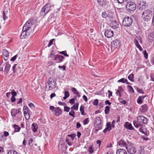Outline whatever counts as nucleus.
I'll use <instances>...</instances> for the list:
<instances>
[{
	"label": "nucleus",
	"mask_w": 154,
	"mask_h": 154,
	"mask_svg": "<svg viewBox=\"0 0 154 154\" xmlns=\"http://www.w3.org/2000/svg\"><path fill=\"white\" fill-rule=\"evenodd\" d=\"M138 152L140 154H145V151L143 146L140 147Z\"/></svg>",
	"instance_id": "obj_29"
},
{
	"label": "nucleus",
	"mask_w": 154,
	"mask_h": 154,
	"mask_svg": "<svg viewBox=\"0 0 154 154\" xmlns=\"http://www.w3.org/2000/svg\"><path fill=\"white\" fill-rule=\"evenodd\" d=\"M9 135V133L8 132L4 131L3 135L5 137H7Z\"/></svg>",
	"instance_id": "obj_56"
},
{
	"label": "nucleus",
	"mask_w": 154,
	"mask_h": 154,
	"mask_svg": "<svg viewBox=\"0 0 154 154\" xmlns=\"http://www.w3.org/2000/svg\"><path fill=\"white\" fill-rule=\"evenodd\" d=\"M139 9L140 10H143L147 8V4L146 2L140 3L139 4Z\"/></svg>",
	"instance_id": "obj_16"
},
{
	"label": "nucleus",
	"mask_w": 154,
	"mask_h": 154,
	"mask_svg": "<svg viewBox=\"0 0 154 154\" xmlns=\"http://www.w3.org/2000/svg\"><path fill=\"white\" fill-rule=\"evenodd\" d=\"M17 55H16L13 57L11 59V61H15L17 57Z\"/></svg>",
	"instance_id": "obj_58"
},
{
	"label": "nucleus",
	"mask_w": 154,
	"mask_h": 154,
	"mask_svg": "<svg viewBox=\"0 0 154 154\" xmlns=\"http://www.w3.org/2000/svg\"><path fill=\"white\" fill-rule=\"evenodd\" d=\"M81 126V125L79 122H77L76 127L77 128H79Z\"/></svg>",
	"instance_id": "obj_64"
},
{
	"label": "nucleus",
	"mask_w": 154,
	"mask_h": 154,
	"mask_svg": "<svg viewBox=\"0 0 154 154\" xmlns=\"http://www.w3.org/2000/svg\"><path fill=\"white\" fill-rule=\"evenodd\" d=\"M143 53L144 57L146 59H147L148 58V54L146 50H145L143 51Z\"/></svg>",
	"instance_id": "obj_50"
},
{
	"label": "nucleus",
	"mask_w": 154,
	"mask_h": 154,
	"mask_svg": "<svg viewBox=\"0 0 154 154\" xmlns=\"http://www.w3.org/2000/svg\"><path fill=\"white\" fill-rule=\"evenodd\" d=\"M119 102L122 103L123 104H125L126 103V102L125 100H123L122 99H119Z\"/></svg>",
	"instance_id": "obj_49"
},
{
	"label": "nucleus",
	"mask_w": 154,
	"mask_h": 154,
	"mask_svg": "<svg viewBox=\"0 0 154 154\" xmlns=\"http://www.w3.org/2000/svg\"><path fill=\"white\" fill-rule=\"evenodd\" d=\"M128 79L131 82H134V75L131 73L128 76Z\"/></svg>",
	"instance_id": "obj_33"
},
{
	"label": "nucleus",
	"mask_w": 154,
	"mask_h": 154,
	"mask_svg": "<svg viewBox=\"0 0 154 154\" xmlns=\"http://www.w3.org/2000/svg\"><path fill=\"white\" fill-rule=\"evenodd\" d=\"M148 109V107L146 104H144L142 105L140 108V112L143 113L147 112Z\"/></svg>",
	"instance_id": "obj_18"
},
{
	"label": "nucleus",
	"mask_w": 154,
	"mask_h": 154,
	"mask_svg": "<svg viewBox=\"0 0 154 154\" xmlns=\"http://www.w3.org/2000/svg\"><path fill=\"white\" fill-rule=\"evenodd\" d=\"M75 98H72L69 100V102L70 103H71L72 104L75 103Z\"/></svg>",
	"instance_id": "obj_52"
},
{
	"label": "nucleus",
	"mask_w": 154,
	"mask_h": 154,
	"mask_svg": "<svg viewBox=\"0 0 154 154\" xmlns=\"http://www.w3.org/2000/svg\"><path fill=\"white\" fill-rule=\"evenodd\" d=\"M58 68L60 69H63V70L64 71L66 70V66H59Z\"/></svg>",
	"instance_id": "obj_62"
},
{
	"label": "nucleus",
	"mask_w": 154,
	"mask_h": 154,
	"mask_svg": "<svg viewBox=\"0 0 154 154\" xmlns=\"http://www.w3.org/2000/svg\"><path fill=\"white\" fill-rule=\"evenodd\" d=\"M145 97L144 96H139L137 100V103L139 104H141L143 103L142 100L144 99Z\"/></svg>",
	"instance_id": "obj_28"
},
{
	"label": "nucleus",
	"mask_w": 154,
	"mask_h": 154,
	"mask_svg": "<svg viewBox=\"0 0 154 154\" xmlns=\"http://www.w3.org/2000/svg\"><path fill=\"white\" fill-rule=\"evenodd\" d=\"M142 17L144 21H149L152 17V11L149 9L144 11L142 13Z\"/></svg>",
	"instance_id": "obj_4"
},
{
	"label": "nucleus",
	"mask_w": 154,
	"mask_h": 154,
	"mask_svg": "<svg viewBox=\"0 0 154 154\" xmlns=\"http://www.w3.org/2000/svg\"><path fill=\"white\" fill-rule=\"evenodd\" d=\"M127 87L129 88V91L130 92L133 93H134V90L131 86L128 85L127 86Z\"/></svg>",
	"instance_id": "obj_41"
},
{
	"label": "nucleus",
	"mask_w": 154,
	"mask_h": 154,
	"mask_svg": "<svg viewBox=\"0 0 154 154\" xmlns=\"http://www.w3.org/2000/svg\"><path fill=\"white\" fill-rule=\"evenodd\" d=\"M106 127L104 130L103 132L104 133H106L107 131H109L112 129L111 125L110 123L109 122L106 123Z\"/></svg>",
	"instance_id": "obj_20"
},
{
	"label": "nucleus",
	"mask_w": 154,
	"mask_h": 154,
	"mask_svg": "<svg viewBox=\"0 0 154 154\" xmlns=\"http://www.w3.org/2000/svg\"><path fill=\"white\" fill-rule=\"evenodd\" d=\"M54 40V39H52L50 41V42H49V44L48 45V47H49L50 46H51L53 44V41Z\"/></svg>",
	"instance_id": "obj_53"
},
{
	"label": "nucleus",
	"mask_w": 154,
	"mask_h": 154,
	"mask_svg": "<svg viewBox=\"0 0 154 154\" xmlns=\"http://www.w3.org/2000/svg\"><path fill=\"white\" fill-rule=\"evenodd\" d=\"M117 144L121 147H125L126 148L128 146L126 142L122 139H121L117 142Z\"/></svg>",
	"instance_id": "obj_12"
},
{
	"label": "nucleus",
	"mask_w": 154,
	"mask_h": 154,
	"mask_svg": "<svg viewBox=\"0 0 154 154\" xmlns=\"http://www.w3.org/2000/svg\"><path fill=\"white\" fill-rule=\"evenodd\" d=\"M116 154H127V152L125 149H119L117 150Z\"/></svg>",
	"instance_id": "obj_23"
},
{
	"label": "nucleus",
	"mask_w": 154,
	"mask_h": 154,
	"mask_svg": "<svg viewBox=\"0 0 154 154\" xmlns=\"http://www.w3.org/2000/svg\"><path fill=\"white\" fill-rule=\"evenodd\" d=\"M137 121L133 122L134 125L136 128L142 126L143 124L147 123V119L143 116H137Z\"/></svg>",
	"instance_id": "obj_2"
},
{
	"label": "nucleus",
	"mask_w": 154,
	"mask_h": 154,
	"mask_svg": "<svg viewBox=\"0 0 154 154\" xmlns=\"http://www.w3.org/2000/svg\"><path fill=\"white\" fill-rule=\"evenodd\" d=\"M64 58V57L63 56L56 54L54 56V60L57 61V63H60L62 62Z\"/></svg>",
	"instance_id": "obj_11"
},
{
	"label": "nucleus",
	"mask_w": 154,
	"mask_h": 154,
	"mask_svg": "<svg viewBox=\"0 0 154 154\" xmlns=\"http://www.w3.org/2000/svg\"><path fill=\"white\" fill-rule=\"evenodd\" d=\"M51 5L48 3L44 5L41 10L40 12V15L44 16L47 14L51 9Z\"/></svg>",
	"instance_id": "obj_6"
},
{
	"label": "nucleus",
	"mask_w": 154,
	"mask_h": 154,
	"mask_svg": "<svg viewBox=\"0 0 154 154\" xmlns=\"http://www.w3.org/2000/svg\"><path fill=\"white\" fill-rule=\"evenodd\" d=\"M98 103V100L97 99H95L93 103V104L94 105H97Z\"/></svg>",
	"instance_id": "obj_57"
},
{
	"label": "nucleus",
	"mask_w": 154,
	"mask_h": 154,
	"mask_svg": "<svg viewBox=\"0 0 154 154\" xmlns=\"http://www.w3.org/2000/svg\"><path fill=\"white\" fill-rule=\"evenodd\" d=\"M148 38L149 41L150 42H152L154 41V32H152L150 33L148 36Z\"/></svg>",
	"instance_id": "obj_22"
},
{
	"label": "nucleus",
	"mask_w": 154,
	"mask_h": 154,
	"mask_svg": "<svg viewBox=\"0 0 154 154\" xmlns=\"http://www.w3.org/2000/svg\"><path fill=\"white\" fill-rule=\"evenodd\" d=\"M126 149L129 154H135L137 152L136 148L132 145H128Z\"/></svg>",
	"instance_id": "obj_9"
},
{
	"label": "nucleus",
	"mask_w": 154,
	"mask_h": 154,
	"mask_svg": "<svg viewBox=\"0 0 154 154\" xmlns=\"http://www.w3.org/2000/svg\"><path fill=\"white\" fill-rule=\"evenodd\" d=\"M60 53L67 57H68L69 56V55L66 54V51L60 52Z\"/></svg>",
	"instance_id": "obj_44"
},
{
	"label": "nucleus",
	"mask_w": 154,
	"mask_h": 154,
	"mask_svg": "<svg viewBox=\"0 0 154 154\" xmlns=\"http://www.w3.org/2000/svg\"><path fill=\"white\" fill-rule=\"evenodd\" d=\"M141 127L139 129V131L141 132L142 133L146 134V130L145 128H143L142 126H140Z\"/></svg>",
	"instance_id": "obj_32"
},
{
	"label": "nucleus",
	"mask_w": 154,
	"mask_h": 154,
	"mask_svg": "<svg viewBox=\"0 0 154 154\" xmlns=\"http://www.w3.org/2000/svg\"><path fill=\"white\" fill-rule=\"evenodd\" d=\"M69 96V92L67 91H65L64 92V97H63V100H66Z\"/></svg>",
	"instance_id": "obj_34"
},
{
	"label": "nucleus",
	"mask_w": 154,
	"mask_h": 154,
	"mask_svg": "<svg viewBox=\"0 0 154 154\" xmlns=\"http://www.w3.org/2000/svg\"><path fill=\"white\" fill-rule=\"evenodd\" d=\"M17 65V64H14L12 67V69L14 73H15L16 72L15 68L16 67Z\"/></svg>",
	"instance_id": "obj_59"
},
{
	"label": "nucleus",
	"mask_w": 154,
	"mask_h": 154,
	"mask_svg": "<svg viewBox=\"0 0 154 154\" xmlns=\"http://www.w3.org/2000/svg\"><path fill=\"white\" fill-rule=\"evenodd\" d=\"M33 24L31 20H29L26 22L22 29V32L20 35L21 38H25L29 35L32 30L31 27Z\"/></svg>",
	"instance_id": "obj_1"
},
{
	"label": "nucleus",
	"mask_w": 154,
	"mask_h": 154,
	"mask_svg": "<svg viewBox=\"0 0 154 154\" xmlns=\"http://www.w3.org/2000/svg\"><path fill=\"white\" fill-rule=\"evenodd\" d=\"M124 127L127 129L131 130L134 129L131 124L128 122H126L125 123Z\"/></svg>",
	"instance_id": "obj_19"
},
{
	"label": "nucleus",
	"mask_w": 154,
	"mask_h": 154,
	"mask_svg": "<svg viewBox=\"0 0 154 154\" xmlns=\"http://www.w3.org/2000/svg\"><path fill=\"white\" fill-rule=\"evenodd\" d=\"M78 106L79 103H76L71 107V109L72 110H73V109L77 110L78 109Z\"/></svg>",
	"instance_id": "obj_30"
},
{
	"label": "nucleus",
	"mask_w": 154,
	"mask_h": 154,
	"mask_svg": "<svg viewBox=\"0 0 154 154\" xmlns=\"http://www.w3.org/2000/svg\"><path fill=\"white\" fill-rule=\"evenodd\" d=\"M76 136L75 134H68L67 135V136L68 137H70L72 138V140H74V138Z\"/></svg>",
	"instance_id": "obj_43"
},
{
	"label": "nucleus",
	"mask_w": 154,
	"mask_h": 154,
	"mask_svg": "<svg viewBox=\"0 0 154 154\" xmlns=\"http://www.w3.org/2000/svg\"><path fill=\"white\" fill-rule=\"evenodd\" d=\"M126 8L127 11L131 12L136 9V5L134 2H129L126 5Z\"/></svg>",
	"instance_id": "obj_8"
},
{
	"label": "nucleus",
	"mask_w": 154,
	"mask_h": 154,
	"mask_svg": "<svg viewBox=\"0 0 154 154\" xmlns=\"http://www.w3.org/2000/svg\"><path fill=\"white\" fill-rule=\"evenodd\" d=\"M62 111L59 107L55 108L54 112L57 116H59L62 114Z\"/></svg>",
	"instance_id": "obj_21"
},
{
	"label": "nucleus",
	"mask_w": 154,
	"mask_h": 154,
	"mask_svg": "<svg viewBox=\"0 0 154 154\" xmlns=\"http://www.w3.org/2000/svg\"><path fill=\"white\" fill-rule=\"evenodd\" d=\"M8 154H19L18 152H17L15 150H10L8 151Z\"/></svg>",
	"instance_id": "obj_36"
},
{
	"label": "nucleus",
	"mask_w": 154,
	"mask_h": 154,
	"mask_svg": "<svg viewBox=\"0 0 154 154\" xmlns=\"http://www.w3.org/2000/svg\"><path fill=\"white\" fill-rule=\"evenodd\" d=\"M13 127L14 128V131L13 133H12V134H13L15 132H19L20 130V128L16 125H14L13 126Z\"/></svg>",
	"instance_id": "obj_26"
},
{
	"label": "nucleus",
	"mask_w": 154,
	"mask_h": 154,
	"mask_svg": "<svg viewBox=\"0 0 154 154\" xmlns=\"http://www.w3.org/2000/svg\"><path fill=\"white\" fill-rule=\"evenodd\" d=\"M109 107L108 106H106L105 107V112L106 114H108L109 112Z\"/></svg>",
	"instance_id": "obj_35"
},
{
	"label": "nucleus",
	"mask_w": 154,
	"mask_h": 154,
	"mask_svg": "<svg viewBox=\"0 0 154 154\" xmlns=\"http://www.w3.org/2000/svg\"><path fill=\"white\" fill-rule=\"evenodd\" d=\"M23 110L24 111V114H26V112H29V108L26 106H24L23 107Z\"/></svg>",
	"instance_id": "obj_37"
},
{
	"label": "nucleus",
	"mask_w": 154,
	"mask_h": 154,
	"mask_svg": "<svg viewBox=\"0 0 154 154\" xmlns=\"http://www.w3.org/2000/svg\"><path fill=\"white\" fill-rule=\"evenodd\" d=\"M29 106L32 109H34L35 108V106L32 103H30L29 104Z\"/></svg>",
	"instance_id": "obj_55"
},
{
	"label": "nucleus",
	"mask_w": 154,
	"mask_h": 154,
	"mask_svg": "<svg viewBox=\"0 0 154 154\" xmlns=\"http://www.w3.org/2000/svg\"><path fill=\"white\" fill-rule=\"evenodd\" d=\"M85 107L84 106L82 105L81 106L80 108V110L82 115H85L86 114L84 112Z\"/></svg>",
	"instance_id": "obj_31"
},
{
	"label": "nucleus",
	"mask_w": 154,
	"mask_h": 154,
	"mask_svg": "<svg viewBox=\"0 0 154 154\" xmlns=\"http://www.w3.org/2000/svg\"><path fill=\"white\" fill-rule=\"evenodd\" d=\"M121 42L118 39H116L111 43V50L110 52H113L116 49H119L121 45Z\"/></svg>",
	"instance_id": "obj_5"
},
{
	"label": "nucleus",
	"mask_w": 154,
	"mask_h": 154,
	"mask_svg": "<svg viewBox=\"0 0 154 154\" xmlns=\"http://www.w3.org/2000/svg\"><path fill=\"white\" fill-rule=\"evenodd\" d=\"M104 35L106 37L110 38L113 36L114 32L113 31L110 29H107L105 31Z\"/></svg>",
	"instance_id": "obj_10"
},
{
	"label": "nucleus",
	"mask_w": 154,
	"mask_h": 154,
	"mask_svg": "<svg viewBox=\"0 0 154 154\" xmlns=\"http://www.w3.org/2000/svg\"><path fill=\"white\" fill-rule=\"evenodd\" d=\"M58 104L60 105H63V106H66V104L63 102H62L61 101H59L58 103Z\"/></svg>",
	"instance_id": "obj_60"
},
{
	"label": "nucleus",
	"mask_w": 154,
	"mask_h": 154,
	"mask_svg": "<svg viewBox=\"0 0 154 154\" xmlns=\"http://www.w3.org/2000/svg\"><path fill=\"white\" fill-rule=\"evenodd\" d=\"M2 54L4 59L5 61L8 60L9 57L8 51L7 50H4L3 51Z\"/></svg>",
	"instance_id": "obj_17"
},
{
	"label": "nucleus",
	"mask_w": 154,
	"mask_h": 154,
	"mask_svg": "<svg viewBox=\"0 0 154 154\" xmlns=\"http://www.w3.org/2000/svg\"><path fill=\"white\" fill-rule=\"evenodd\" d=\"M127 81V79H125L124 78H123L119 80L118 81V82H121L122 83H125Z\"/></svg>",
	"instance_id": "obj_39"
},
{
	"label": "nucleus",
	"mask_w": 154,
	"mask_h": 154,
	"mask_svg": "<svg viewBox=\"0 0 154 154\" xmlns=\"http://www.w3.org/2000/svg\"><path fill=\"white\" fill-rule=\"evenodd\" d=\"M94 126L95 128L94 129V132L97 134L99 130L102 129L101 120L99 117H97L95 119V122L94 123Z\"/></svg>",
	"instance_id": "obj_3"
},
{
	"label": "nucleus",
	"mask_w": 154,
	"mask_h": 154,
	"mask_svg": "<svg viewBox=\"0 0 154 154\" xmlns=\"http://www.w3.org/2000/svg\"><path fill=\"white\" fill-rule=\"evenodd\" d=\"M137 92L139 93L143 94L144 93V91L143 90L139 88H137Z\"/></svg>",
	"instance_id": "obj_46"
},
{
	"label": "nucleus",
	"mask_w": 154,
	"mask_h": 154,
	"mask_svg": "<svg viewBox=\"0 0 154 154\" xmlns=\"http://www.w3.org/2000/svg\"><path fill=\"white\" fill-rule=\"evenodd\" d=\"M20 109H12L11 110V114L13 117H15L17 114L20 112Z\"/></svg>",
	"instance_id": "obj_15"
},
{
	"label": "nucleus",
	"mask_w": 154,
	"mask_h": 154,
	"mask_svg": "<svg viewBox=\"0 0 154 154\" xmlns=\"http://www.w3.org/2000/svg\"><path fill=\"white\" fill-rule=\"evenodd\" d=\"M70 107L65 106L64 107V110L67 112H69L70 110Z\"/></svg>",
	"instance_id": "obj_45"
},
{
	"label": "nucleus",
	"mask_w": 154,
	"mask_h": 154,
	"mask_svg": "<svg viewBox=\"0 0 154 154\" xmlns=\"http://www.w3.org/2000/svg\"><path fill=\"white\" fill-rule=\"evenodd\" d=\"M48 83L49 85V89L50 90H51L53 88H54L56 87V83L53 80L52 81L50 80V79H49Z\"/></svg>",
	"instance_id": "obj_13"
},
{
	"label": "nucleus",
	"mask_w": 154,
	"mask_h": 154,
	"mask_svg": "<svg viewBox=\"0 0 154 154\" xmlns=\"http://www.w3.org/2000/svg\"><path fill=\"white\" fill-rule=\"evenodd\" d=\"M75 112L73 110H72L69 113V115L72 116L73 117H75Z\"/></svg>",
	"instance_id": "obj_40"
},
{
	"label": "nucleus",
	"mask_w": 154,
	"mask_h": 154,
	"mask_svg": "<svg viewBox=\"0 0 154 154\" xmlns=\"http://www.w3.org/2000/svg\"><path fill=\"white\" fill-rule=\"evenodd\" d=\"M109 26L112 28L116 29L118 27L119 23L116 22V20H113L110 23Z\"/></svg>",
	"instance_id": "obj_14"
},
{
	"label": "nucleus",
	"mask_w": 154,
	"mask_h": 154,
	"mask_svg": "<svg viewBox=\"0 0 154 154\" xmlns=\"http://www.w3.org/2000/svg\"><path fill=\"white\" fill-rule=\"evenodd\" d=\"M102 16L103 17L106 18L108 17V14L105 12H104L102 13Z\"/></svg>",
	"instance_id": "obj_48"
},
{
	"label": "nucleus",
	"mask_w": 154,
	"mask_h": 154,
	"mask_svg": "<svg viewBox=\"0 0 154 154\" xmlns=\"http://www.w3.org/2000/svg\"><path fill=\"white\" fill-rule=\"evenodd\" d=\"M83 124L84 125H86L88 124L89 122V118H87L83 120Z\"/></svg>",
	"instance_id": "obj_42"
},
{
	"label": "nucleus",
	"mask_w": 154,
	"mask_h": 154,
	"mask_svg": "<svg viewBox=\"0 0 154 154\" xmlns=\"http://www.w3.org/2000/svg\"><path fill=\"white\" fill-rule=\"evenodd\" d=\"M97 2L101 6H104L106 4V0H98Z\"/></svg>",
	"instance_id": "obj_25"
},
{
	"label": "nucleus",
	"mask_w": 154,
	"mask_h": 154,
	"mask_svg": "<svg viewBox=\"0 0 154 154\" xmlns=\"http://www.w3.org/2000/svg\"><path fill=\"white\" fill-rule=\"evenodd\" d=\"M11 65L8 62H7L6 63V65L4 70V72L6 74H7L10 68Z\"/></svg>",
	"instance_id": "obj_24"
},
{
	"label": "nucleus",
	"mask_w": 154,
	"mask_h": 154,
	"mask_svg": "<svg viewBox=\"0 0 154 154\" xmlns=\"http://www.w3.org/2000/svg\"><path fill=\"white\" fill-rule=\"evenodd\" d=\"M32 142L33 139L32 138H30V139L28 141V145H30V144L32 143Z\"/></svg>",
	"instance_id": "obj_63"
},
{
	"label": "nucleus",
	"mask_w": 154,
	"mask_h": 154,
	"mask_svg": "<svg viewBox=\"0 0 154 154\" xmlns=\"http://www.w3.org/2000/svg\"><path fill=\"white\" fill-rule=\"evenodd\" d=\"M32 129L33 131L35 132L37 131L38 128V126L36 124L33 123L32 125Z\"/></svg>",
	"instance_id": "obj_27"
},
{
	"label": "nucleus",
	"mask_w": 154,
	"mask_h": 154,
	"mask_svg": "<svg viewBox=\"0 0 154 154\" xmlns=\"http://www.w3.org/2000/svg\"><path fill=\"white\" fill-rule=\"evenodd\" d=\"M25 118L26 120H29L30 118L29 114V112H26V114H24Z\"/></svg>",
	"instance_id": "obj_38"
},
{
	"label": "nucleus",
	"mask_w": 154,
	"mask_h": 154,
	"mask_svg": "<svg viewBox=\"0 0 154 154\" xmlns=\"http://www.w3.org/2000/svg\"><path fill=\"white\" fill-rule=\"evenodd\" d=\"M133 23V20L131 17H125L123 20L122 25L125 27L130 26Z\"/></svg>",
	"instance_id": "obj_7"
},
{
	"label": "nucleus",
	"mask_w": 154,
	"mask_h": 154,
	"mask_svg": "<svg viewBox=\"0 0 154 154\" xmlns=\"http://www.w3.org/2000/svg\"><path fill=\"white\" fill-rule=\"evenodd\" d=\"M88 151L90 152V153H92L94 152V149H93V147L92 146H91L88 149Z\"/></svg>",
	"instance_id": "obj_47"
},
{
	"label": "nucleus",
	"mask_w": 154,
	"mask_h": 154,
	"mask_svg": "<svg viewBox=\"0 0 154 154\" xmlns=\"http://www.w3.org/2000/svg\"><path fill=\"white\" fill-rule=\"evenodd\" d=\"M3 18L4 20H6L8 18V17L6 15V14H5L4 11L3 12Z\"/></svg>",
	"instance_id": "obj_61"
},
{
	"label": "nucleus",
	"mask_w": 154,
	"mask_h": 154,
	"mask_svg": "<svg viewBox=\"0 0 154 154\" xmlns=\"http://www.w3.org/2000/svg\"><path fill=\"white\" fill-rule=\"evenodd\" d=\"M72 91L73 92L74 94H75L78 91L75 88H72Z\"/></svg>",
	"instance_id": "obj_54"
},
{
	"label": "nucleus",
	"mask_w": 154,
	"mask_h": 154,
	"mask_svg": "<svg viewBox=\"0 0 154 154\" xmlns=\"http://www.w3.org/2000/svg\"><path fill=\"white\" fill-rule=\"evenodd\" d=\"M11 93L13 97H15L16 96L17 94L16 92L14 91V90H13L11 92Z\"/></svg>",
	"instance_id": "obj_51"
}]
</instances>
